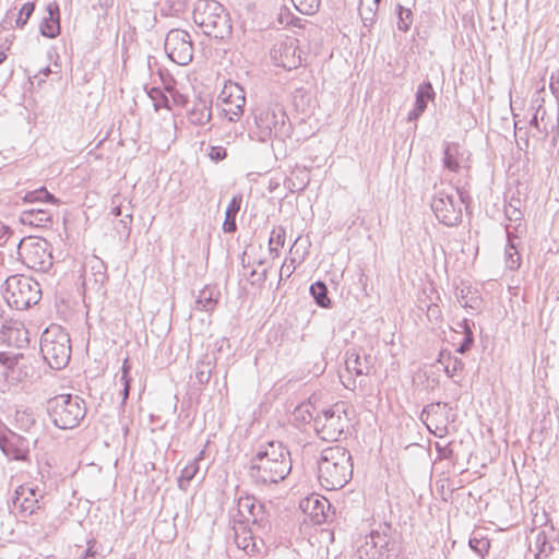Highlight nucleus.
I'll return each instance as SVG.
<instances>
[{
  "instance_id": "43",
  "label": "nucleus",
  "mask_w": 559,
  "mask_h": 559,
  "mask_svg": "<svg viewBox=\"0 0 559 559\" xmlns=\"http://www.w3.org/2000/svg\"><path fill=\"white\" fill-rule=\"evenodd\" d=\"M35 10V3L34 2H26L22 5V8L19 11V15L16 17L15 24L17 27H24L28 21V19L32 16Z\"/></svg>"
},
{
  "instance_id": "32",
  "label": "nucleus",
  "mask_w": 559,
  "mask_h": 559,
  "mask_svg": "<svg viewBox=\"0 0 559 559\" xmlns=\"http://www.w3.org/2000/svg\"><path fill=\"white\" fill-rule=\"evenodd\" d=\"M504 215L510 222L518 223L514 227V231H518L519 227L522 226L521 222L523 219L522 201L520 199L512 198L504 205Z\"/></svg>"
},
{
  "instance_id": "17",
  "label": "nucleus",
  "mask_w": 559,
  "mask_h": 559,
  "mask_svg": "<svg viewBox=\"0 0 559 559\" xmlns=\"http://www.w3.org/2000/svg\"><path fill=\"white\" fill-rule=\"evenodd\" d=\"M257 526L247 527L245 524H240L239 527H235V543L239 549H242L248 556L255 557L264 552L265 543L258 536Z\"/></svg>"
},
{
  "instance_id": "27",
  "label": "nucleus",
  "mask_w": 559,
  "mask_h": 559,
  "mask_svg": "<svg viewBox=\"0 0 559 559\" xmlns=\"http://www.w3.org/2000/svg\"><path fill=\"white\" fill-rule=\"evenodd\" d=\"M511 225H507L506 233L508 237V245L504 251L506 265L510 270H518L521 265V255L519 253L518 247L514 242L515 236L514 231L511 230Z\"/></svg>"
},
{
  "instance_id": "46",
  "label": "nucleus",
  "mask_w": 559,
  "mask_h": 559,
  "mask_svg": "<svg viewBox=\"0 0 559 559\" xmlns=\"http://www.w3.org/2000/svg\"><path fill=\"white\" fill-rule=\"evenodd\" d=\"M469 546L476 554L483 557L488 552L490 543L487 538L473 537L469 539Z\"/></svg>"
},
{
  "instance_id": "4",
  "label": "nucleus",
  "mask_w": 559,
  "mask_h": 559,
  "mask_svg": "<svg viewBox=\"0 0 559 559\" xmlns=\"http://www.w3.org/2000/svg\"><path fill=\"white\" fill-rule=\"evenodd\" d=\"M193 21L209 37L223 39L231 32L229 15L216 0H199L193 10Z\"/></svg>"
},
{
  "instance_id": "23",
  "label": "nucleus",
  "mask_w": 559,
  "mask_h": 559,
  "mask_svg": "<svg viewBox=\"0 0 559 559\" xmlns=\"http://www.w3.org/2000/svg\"><path fill=\"white\" fill-rule=\"evenodd\" d=\"M465 152L457 143H447L443 150V167L452 173H459L466 162Z\"/></svg>"
},
{
  "instance_id": "41",
  "label": "nucleus",
  "mask_w": 559,
  "mask_h": 559,
  "mask_svg": "<svg viewBox=\"0 0 559 559\" xmlns=\"http://www.w3.org/2000/svg\"><path fill=\"white\" fill-rule=\"evenodd\" d=\"M534 546L537 549L536 558L542 559V557H547L551 551L552 547L547 542V537L544 531H538L535 535Z\"/></svg>"
},
{
  "instance_id": "18",
  "label": "nucleus",
  "mask_w": 559,
  "mask_h": 559,
  "mask_svg": "<svg viewBox=\"0 0 559 559\" xmlns=\"http://www.w3.org/2000/svg\"><path fill=\"white\" fill-rule=\"evenodd\" d=\"M302 512L309 516L314 524H321L328 521V511L330 502L326 498L319 495H311L300 501L299 504Z\"/></svg>"
},
{
  "instance_id": "6",
  "label": "nucleus",
  "mask_w": 559,
  "mask_h": 559,
  "mask_svg": "<svg viewBox=\"0 0 559 559\" xmlns=\"http://www.w3.org/2000/svg\"><path fill=\"white\" fill-rule=\"evenodd\" d=\"M302 420L313 419V427L317 435L324 441H336L347 426V416L343 404H335L318 413L314 417L304 407L297 408Z\"/></svg>"
},
{
  "instance_id": "33",
  "label": "nucleus",
  "mask_w": 559,
  "mask_h": 559,
  "mask_svg": "<svg viewBox=\"0 0 559 559\" xmlns=\"http://www.w3.org/2000/svg\"><path fill=\"white\" fill-rule=\"evenodd\" d=\"M23 201L25 203H43V202H45V203H51V204H57L59 202V200L53 194L48 192L45 187L26 192L25 195L23 197Z\"/></svg>"
},
{
  "instance_id": "3",
  "label": "nucleus",
  "mask_w": 559,
  "mask_h": 559,
  "mask_svg": "<svg viewBox=\"0 0 559 559\" xmlns=\"http://www.w3.org/2000/svg\"><path fill=\"white\" fill-rule=\"evenodd\" d=\"M46 411L57 428L74 429L86 416V403L79 395L59 394L47 401Z\"/></svg>"
},
{
  "instance_id": "38",
  "label": "nucleus",
  "mask_w": 559,
  "mask_h": 559,
  "mask_svg": "<svg viewBox=\"0 0 559 559\" xmlns=\"http://www.w3.org/2000/svg\"><path fill=\"white\" fill-rule=\"evenodd\" d=\"M160 79L164 83V90L166 93L169 94V97L171 98L173 103L177 106H185L187 104V96L177 91L173 85V79L168 78V80H165L164 75L160 73Z\"/></svg>"
},
{
  "instance_id": "63",
  "label": "nucleus",
  "mask_w": 559,
  "mask_h": 559,
  "mask_svg": "<svg viewBox=\"0 0 559 559\" xmlns=\"http://www.w3.org/2000/svg\"><path fill=\"white\" fill-rule=\"evenodd\" d=\"M129 391H130V388L123 386V390H122V403H126V401L128 400Z\"/></svg>"
},
{
  "instance_id": "29",
  "label": "nucleus",
  "mask_w": 559,
  "mask_h": 559,
  "mask_svg": "<svg viewBox=\"0 0 559 559\" xmlns=\"http://www.w3.org/2000/svg\"><path fill=\"white\" fill-rule=\"evenodd\" d=\"M214 365V358L209 354L203 355L197 362L194 377L199 384H205L210 381Z\"/></svg>"
},
{
  "instance_id": "10",
  "label": "nucleus",
  "mask_w": 559,
  "mask_h": 559,
  "mask_svg": "<svg viewBox=\"0 0 559 559\" xmlns=\"http://www.w3.org/2000/svg\"><path fill=\"white\" fill-rule=\"evenodd\" d=\"M17 253L23 264L28 269L47 272L52 266L50 245L45 239L28 238L21 240Z\"/></svg>"
},
{
  "instance_id": "36",
  "label": "nucleus",
  "mask_w": 559,
  "mask_h": 559,
  "mask_svg": "<svg viewBox=\"0 0 559 559\" xmlns=\"http://www.w3.org/2000/svg\"><path fill=\"white\" fill-rule=\"evenodd\" d=\"M147 95L152 99L155 110L160 108L171 109L169 96L159 87H152Z\"/></svg>"
},
{
  "instance_id": "7",
  "label": "nucleus",
  "mask_w": 559,
  "mask_h": 559,
  "mask_svg": "<svg viewBox=\"0 0 559 559\" xmlns=\"http://www.w3.org/2000/svg\"><path fill=\"white\" fill-rule=\"evenodd\" d=\"M253 118L254 129H251V134L260 142H266L272 136L284 139L290 134L292 124L281 108H258Z\"/></svg>"
},
{
  "instance_id": "54",
  "label": "nucleus",
  "mask_w": 559,
  "mask_h": 559,
  "mask_svg": "<svg viewBox=\"0 0 559 559\" xmlns=\"http://www.w3.org/2000/svg\"><path fill=\"white\" fill-rule=\"evenodd\" d=\"M441 406V403L438 402V403H431L429 405H427L423 413H421V418H424L425 415H427V417L432 414V413H436L437 409Z\"/></svg>"
},
{
  "instance_id": "44",
  "label": "nucleus",
  "mask_w": 559,
  "mask_h": 559,
  "mask_svg": "<svg viewBox=\"0 0 559 559\" xmlns=\"http://www.w3.org/2000/svg\"><path fill=\"white\" fill-rule=\"evenodd\" d=\"M286 239V229L283 226L274 227L271 231L269 245L283 248Z\"/></svg>"
},
{
  "instance_id": "49",
  "label": "nucleus",
  "mask_w": 559,
  "mask_h": 559,
  "mask_svg": "<svg viewBox=\"0 0 559 559\" xmlns=\"http://www.w3.org/2000/svg\"><path fill=\"white\" fill-rule=\"evenodd\" d=\"M164 2L169 14H178L185 10L187 0H164Z\"/></svg>"
},
{
  "instance_id": "62",
  "label": "nucleus",
  "mask_w": 559,
  "mask_h": 559,
  "mask_svg": "<svg viewBox=\"0 0 559 559\" xmlns=\"http://www.w3.org/2000/svg\"><path fill=\"white\" fill-rule=\"evenodd\" d=\"M111 214H112L115 217L123 216L121 206H114V207L111 209Z\"/></svg>"
},
{
  "instance_id": "58",
  "label": "nucleus",
  "mask_w": 559,
  "mask_h": 559,
  "mask_svg": "<svg viewBox=\"0 0 559 559\" xmlns=\"http://www.w3.org/2000/svg\"><path fill=\"white\" fill-rule=\"evenodd\" d=\"M550 88L555 93L559 88V78H555L552 74L550 78Z\"/></svg>"
},
{
  "instance_id": "14",
  "label": "nucleus",
  "mask_w": 559,
  "mask_h": 559,
  "mask_svg": "<svg viewBox=\"0 0 559 559\" xmlns=\"http://www.w3.org/2000/svg\"><path fill=\"white\" fill-rule=\"evenodd\" d=\"M237 511L240 524H251L257 528H265L269 524L264 518V507L258 502L254 497H239L237 501Z\"/></svg>"
},
{
  "instance_id": "31",
  "label": "nucleus",
  "mask_w": 559,
  "mask_h": 559,
  "mask_svg": "<svg viewBox=\"0 0 559 559\" xmlns=\"http://www.w3.org/2000/svg\"><path fill=\"white\" fill-rule=\"evenodd\" d=\"M200 455H202V452L200 453ZM200 459H201V456L194 459L192 462H190L188 465H186L182 468V471L180 473V476L178 477V487L181 490L187 491L188 487L190 485V481L198 474V472H199V460Z\"/></svg>"
},
{
  "instance_id": "11",
  "label": "nucleus",
  "mask_w": 559,
  "mask_h": 559,
  "mask_svg": "<svg viewBox=\"0 0 559 559\" xmlns=\"http://www.w3.org/2000/svg\"><path fill=\"white\" fill-rule=\"evenodd\" d=\"M392 527L380 523L366 536L365 543L358 548L360 559H384L392 549Z\"/></svg>"
},
{
  "instance_id": "9",
  "label": "nucleus",
  "mask_w": 559,
  "mask_h": 559,
  "mask_svg": "<svg viewBox=\"0 0 559 559\" xmlns=\"http://www.w3.org/2000/svg\"><path fill=\"white\" fill-rule=\"evenodd\" d=\"M464 197L454 187L435 188L431 210L438 221L447 226H456L462 222Z\"/></svg>"
},
{
  "instance_id": "35",
  "label": "nucleus",
  "mask_w": 559,
  "mask_h": 559,
  "mask_svg": "<svg viewBox=\"0 0 559 559\" xmlns=\"http://www.w3.org/2000/svg\"><path fill=\"white\" fill-rule=\"evenodd\" d=\"M310 294L313 297V299L316 300L318 306H320L322 308L330 307L331 300L328 296V287L323 282L318 281V282L313 283L310 286Z\"/></svg>"
},
{
  "instance_id": "2",
  "label": "nucleus",
  "mask_w": 559,
  "mask_h": 559,
  "mask_svg": "<svg viewBox=\"0 0 559 559\" xmlns=\"http://www.w3.org/2000/svg\"><path fill=\"white\" fill-rule=\"evenodd\" d=\"M353 476L352 455L343 447L324 449L318 461V478L326 490L343 488Z\"/></svg>"
},
{
  "instance_id": "45",
  "label": "nucleus",
  "mask_w": 559,
  "mask_h": 559,
  "mask_svg": "<svg viewBox=\"0 0 559 559\" xmlns=\"http://www.w3.org/2000/svg\"><path fill=\"white\" fill-rule=\"evenodd\" d=\"M448 362L444 365V372L452 378L457 371L464 368V362L460 358H452L450 354L447 356Z\"/></svg>"
},
{
  "instance_id": "1",
  "label": "nucleus",
  "mask_w": 559,
  "mask_h": 559,
  "mask_svg": "<svg viewBox=\"0 0 559 559\" xmlns=\"http://www.w3.org/2000/svg\"><path fill=\"white\" fill-rule=\"evenodd\" d=\"M292 471L289 451L282 442L271 441L251 460L249 476L257 485L277 484Z\"/></svg>"
},
{
  "instance_id": "64",
  "label": "nucleus",
  "mask_w": 559,
  "mask_h": 559,
  "mask_svg": "<svg viewBox=\"0 0 559 559\" xmlns=\"http://www.w3.org/2000/svg\"><path fill=\"white\" fill-rule=\"evenodd\" d=\"M428 312H429L428 316H438L440 311H439L438 307L435 306V307H430Z\"/></svg>"
},
{
  "instance_id": "19",
  "label": "nucleus",
  "mask_w": 559,
  "mask_h": 559,
  "mask_svg": "<svg viewBox=\"0 0 559 559\" xmlns=\"http://www.w3.org/2000/svg\"><path fill=\"white\" fill-rule=\"evenodd\" d=\"M2 452L11 460L26 461L29 454V442L27 439L12 433L0 439Z\"/></svg>"
},
{
  "instance_id": "53",
  "label": "nucleus",
  "mask_w": 559,
  "mask_h": 559,
  "mask_svg": "<svg viewBox=\"0 0 559 559\" xmlns=\"http://www.w3.org/2000/svg\"><path fill=\"white\" fill-rule=\"evenodd\" d=\"M11 235V230L8 226L0 223V246L4 245Z\"/></svg>"
},
{
  "instance_id": "47",
  "label": "nucleus",
  "mask_w": 559,
  "mask_h": 559,
  "mask_svg": "<svg viewBox=\"0 0 559 559\" xmlns=\"http://www.w3.org/2000/svg\"><path fill=\"white\" fill-rule=\"evenodd\" d=\"M132 214L127 213L122 216V218L119 219L117 225L115 226L116 230L120 235H124L126 237H129L130 230H131V224H132Z\"/></svg>"
},
{
  "instance_id": "22",
  "label": "nucleus",
  "mask_w": 559,
  "mask_h": 559,
  "mask_svg": "<svg viewBox=\"0 0 559 559\" xmlns=\"http://www.w3.org/2000/svg\"><path fill=\"white\" fill-rule=\"evenodd\" d=\"M187 118L191 124L205 126L212 118V102L206 98H197L188 109Z\"/></svg>"
},
{
  "instance_id": "12",
  "label": "nucleus",
  "mask_w": 559,
  "mask_h": 559,
  "mask_svg": "<svg viewBox=\"0 0 559 559\" xmlns=\"http://www.w3.org/2000/svg\"><path fill=\"white\" fill-rule=\"evenodd\" d=\"M298 39L290 36L281 35L274 41L270 57L276 67L286 70L297 69L302 63L301 51L299 50Z\"/></svg>"
},
{
  "instance_id": "34",
  "label": "nucleus",
  "mask_w": 559,
  "mask_h": 559,
  "mask_svg": "<svg viewBox=\"0 0 559 559\" xmlns=\"http://www.w3.org/2000/svg\"><path fill=\"white\" fill-rule=\"evenodd\" d=\"M472 325H474V323L467 319H464L463 321L457 323V328L461 329L464 334L463 341L460 343L456 349V352L460 354L467 353L474 345V334Z\"/></svg>"
},
{
  "instance_id": "16",
  "label": "nucleus",
  "mask_w": 559,
  "mask_h": 559,
  "mask_svg": "<svg viewBox=\"0 0 559 559\" xmlns=\"http://www.w3.org/2000/svg\"><path fill=\"white\" fill-rule=\"evenodd\" d=\"M221 96L225 103V107L223 109L225 116L229 121H238L243 114L246 105L243 88L236 83H230L224 86Z\"/></svg>"
},
{
  "instance_id": "48",
  "label": "nucleus",
  "mask_w": 559,
  "mask_h": 559,
  "mask_svg": "<svg viewBox=\"0 0 559 559\" xmlns=\"http://www.w3.org/2000/svg\"><path fill=\"white\" fill-rule=\"evenodd\" d=\"M209 157L214 162L224 160L227 156L226 148L221 145H212L210 146Z\"/></svg>"
},
{
  "instance_id": "8",
  "label": "nucleus",
  "mask_w": 559,
  "mask_h": 559,
  "mask_svg": "<svg viewBox=\"0 0 559 559\" xmlns=\"http://www.w3.org/2000/svg\"><path fill=\"white\" fill-rule=\"evenodd\" d=\"M3 298L11 308L16 310L28 309L40 300V285L28 276H9L5 280Z\"/></svg>"
},
{
  "instance_id": "21",
  "label": "nucleus",
  "mask_w": 559,
  "mask_h": 559,
  "mask_svg": "<svg viewBox=\"0 0 559 559\" xmlns=\"http://www.w3.org/2000/svg\"><path fill=\"white\" fill-rule=\"evenodd\" d=\"M39 32L47 38H56L60 34V10L57 2H50L46 7V15L40 22Z\"/></svg>"
},
{
  "instance_id": "59",
  "label": "nucleus",
  "mask_w": 559,
  "mask_h": 559,
  "mask_svg": "<svg viewBox=\"0 0 559 559\" xmlns=\"http://www.w3.org/2000/svg\"><path fill=\"white\" fill-rule=\"evenodd\" d=\"M120 381L123 386L130 388L131 378L129 373H121Z\"/></svg>"
},
{
  "instance_id": "28",
  "label": "nucleus",
  "mask_w": 559,
  "mask_h": 559,
  "mask_svg": "<svg viewBox=\"0 0 559 559\" xmlns=\"http://www.w3.org/2000/svg\"><path fill=\"white\" fill-rule=\"evenodd\" d=\"M217 305V297L215 296V289L209 286H205L199 292V295L195 299V309L212 312Z\"/></svg>"
},
{
  "instance_id": "55",
  "label": "nucleus",
  "mask_w": 559,
  "mask_h": 559,
  "mask_svg": "<svg viewBox=\"0 0 559 559\" xmlns=\"http://www.w3.org/2000/svg\"><path fill=\"white\" fill-rule=\"evenodd\" d=\"M456 297H457V300L461 304V306L463 307H471L473 308L474 306L472 304H469V301L467 300L466 298V295H465V289L462 288L460 289V292L456 294Z\"/></svg>"
},
{
  "instance_id": "26",
  "label": "nucleus",
  "mask_w": 559,
  "mask_h": 559,
  "mask_svg": "<svg viewBox=\"0 0 559 559\" xmlns=\"http://www.w3.org/2000/svg\"><path fill=\"white\" fill-rule=\"evenodd\" d=\"M242 200L243 197L241 193L235 194L226 209L223 230L227 234H231L237 230L236 217L241 209Z\"/></svg>"
},
{
  "instance_id": "24",
  "label": "nucleus",
  "mask_w": 559,
  "mask_h": 559,
  "mask_svg": "<svg viewBox=\"0 0 559 559\" xmlns=\"http://www.w3.org/2000/svg\"><path fill=\"white\" fill-rule=\"evenodd\" d=\"M345 365L346 369L356 376H367L373 368L372 357L367 355L361 357L355 349L347 350Z\"/></svg>"
},
{
  "instance_id": "30",
  "label": "nucleus",
  "mask_w": 559,
  "mask_h": 559,
  "mask_svg": "<svg viewBox=\"0 0 559 559\" xmlns=\"http://www.w3.org/2000/svg\"><path fill=\"white\" fill-rule=\"evenodd\" d=\"M380 0H360L359 13L364 26L370 27L374 23Z\"/></svg>"
},
{
  "instance_id": "42",
  "label": "nucleus",
  "mask_w": 559,
  "mask_h": 559,
  "mask_svg": "<svg viewBox=\"0 0 559 559\" xmlns=\"http://www.w3.org/2000/svg\"><path fill=\"white\" fill-rule=\"evenodd\" d=\"M21 323L12 322L4 317V311L0 308V338L10 340L14 331H19Z\"/></svg>"
},
{
  "instance_id": "61",
  "label": "nucleus",
  "mask_w": 559,
  "mask_h": 559,
  "mask_svg": "<svg viewBox=\"0 0 559 559\" xmlns=\"http://www.w3.org/2000/svg\"><path fill=\"white\" fill-rule=\"evenodd\" d=\"M130 369H131V366L129 365V359L126 358L122 364V367H121V373H129Z\"/></svg>"
},
{
  "instance_id": "40",
  "label": "nucleus",
  "mask_w": 559,
  "mask_h": 559,
  "mask_svg": "<svg viewBox=\"0 0 559 559\" xmlns=\"http://www.w3.org/2000/svg\"><path fill=\"white\" fill-rule=\"evenodd\" d=\"M292 2L301 14L312 15L319 10L321 0H292Z\"/></svg>"
},
{
  "instance_id": "52",
  "label": "nucleus",
  "mask_w": 559,
  "mask_h": 559,
  "mask_svg": "<svg viewBox=\"0 0 559 559\" xmlns=\"http://www.w3.org/2000/svg\"><path fill=\"white\" fill-rule=\"evenodd\" d=\"M436 449L439 453V456L441 459H450L453 454L452 449L449 445H440L439 443H436Z\"/></svg>"
},
{
  "instance_id": "60",
  "label": "nucleus",
  "mask_w": 559,
  "mask_h": 559,
  "mask_svg": "<svg viewBox=\"0 0 559 559\" xmlns=\"http://www.w3.org/2000/svg\"><path fill=\"white\" fill-rule=\"evenodd\" d=\"M280 249L278 247H275L274 245H269V252L270 255H272L274 259L280 255Z\"/></svg>"
},
{
  "instance_id": "13",
  "label": "nucleus",
  "mask_w": 559,
  "mask_h": 559,
  "mask_svg": "<svg viewBox=\"0 0 559 559\" xmlns=\"http://www.w3.org/2000/svg\"><path fill=\"white\" fill-rule=\"evenodd\" d=\"M165 51L168 58L179 64L187 66L193 58V45L188 32L171 29L165 38Z\"/></svg>"
},
{
  "instance_id": "50",
  "label": "nucleus",
  "mask_w": 559,
  "mask_h": 559,
  "mask_svg": "<svg viewBox=\"0 0 559 559\" xmlns=\"http://www.w3.org/2000/svg\"><path fill=\"white\" fill-rule=\"evenodd\" d=\"M296 270V260L294 258L289 259V262L287 260L283 263L281 270H280V278L283 280L290 277V275Z\"/></svg>"
},
{
  "instance_id": "20",
  "label": "nucleus",
  "mask_w": 559,
  "mask_h": 559,
  "mask_svg": "<svg viewBox=\"0 0 559 559\" xmlns=\"http://www.w3.org/2000/svg\"><path fill=\"white\" fill-rule=\"evenodd\" d=\"M436 92L429 81L421 83L415 94V106L407 115L408 121H416L426 110L428 102L433 100Z\"/></svg>"
},
{
  "instance_id": "39",
  "label": "nucleus",
  "mask_w": 559,
  "mask_h": 559,
  "mask_svg": "<svg viewBox=\"0 0 559 559\" xmlns=\"http://www.w3.org/2000/svg\"><path fill=\"white\" fill-rule=\"evenodd\" d=\"M20 355L7 352H0V367L1 373L9 377V371H13L14 367L19 364Z\"/></svg>"
},
{
  "instance_id": "37",
  "label": "nucleus",
  "mask_w": 559,
  "mask_h": 559,
  "mask_svg": "<svg viewBox=\"0 0 559 559\" xmlns=\"http://www.w3.org/2000/svg\"><path fill=\"white\" fill-rule=\"evenodd\" d=\"M397 13V28L401 32H407L413 23V12L408 8L401 4L396 5Z\"/></svg>"
},
{
  "instance_id": "57",
  "label": "nucleus",
  "mask_w": 559,
  "mask_h": 559,
  "mask_svg": "<svg viewBox=\"0 0 559 559\" xmlns=\"http://www.w3.org/2000/svg\"><path fill=\"white\" fill-rule=\"evenodd\" d=\"M258 276L257 281L260 283H263L266 280V270H264L261 274H257V272L253 270L250 273V277Z\"/></svg>"
},
{
  "instance_id": "25",
  "label": "nucleus",
  "mask_w": 559,
  "mask_h": 559,
  "mask_svg": "<svg viewBox=\"0 0 559 559\" xmlns=\"http://www.w3.org/2000/svg\"><path fill=\"white\" fill-rule=\"evenodd\" d=\"M23 225L45 228L51 224V214L47 210H25L20 215Z\"/></svg>"
},
{
  "instance_id": "51",
  "label": "nucleus",
  "mask_w": 559,
  "mask_h": 559,
  "mask_svg": "<svg viewBox=\"0 0 559 559\" xmlns=\"http://www.w3.org/2000/svg\"><path fill=\"white\" fill-rule=\"evenodd\" d=\"M539 115H540L542 120L544 119V116L546 115V110L543 109L540 104L537 105L536 111L530 121L531 126L535 127L536 129H539V124H538V116Z\"/></svg>"
},
{
  "instance_id": "5",
  "label": "nucleus",
  "mask_w": 559,
  "mask_h": 559,
  "mask_svg": "<svg viewBox=\"0 0 559 559\" xmlns=\"http://www.w3.org/2000/svg\"><path fill=\"white\" fill-rule=\"evenodd\" d=\"M40 354L50 368H64L71 357L70 336L57 324L48 326L40 336Z\"/></svg>"
},
{
  "instance_id": "15",
  "label": "nucleus",
  "mask_w": 559,
  "mask_h": 559,
  "mask_svg": "<svg viewBox=\"0 0 559 559\" xmlns=\"http://www.w3.org/2000/svg\"><path fill=\"white\" fill-rule=\"evenodd\" d=\"M44 499V489L31 484L21 485L15 490L13 506L23 514H33L40 508V500Z\"/></svg>"
},
{
  "instance_id": "56",
  "label": "nucleus",
  "mask_w": 559,
  "mask_h": 559,
  "mask_svg": "<svg viewBox=\"0 0 559 559\" xmlns=\"http://www.w3.org/2000/svg\"><path fill=\"white\" fill-rule=\"evenodd\" d=\"M94 544L88 543V548L85 550V554L82 559H97L96 551L93 550Z\"/></svg>"
}]
</instances>
